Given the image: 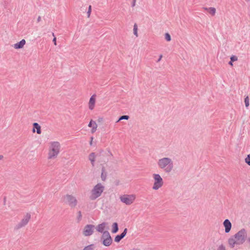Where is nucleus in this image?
<instances>
[{
	"label": "nucleus",
	"mask_w": 250,
	"mask_h": 250,
	"mask_svg": "<svg viewBox=\"0 0 250 250\" xmlns=\"http://www.w3.org/2000/svg\"><path fill=\"white\" fill-rule=\"evenodd\" d=\"M103 244L105 246H109L112 243V238L107 231H104L102 235Z\"/></svg>",
	"instance_id": "nucleus-8"
},
{
	"label": "nucleus",
	"mask_w": 250,
	"mask_h": 250,
	"mask_svg": "<svg viewBox=\"0 0 250 250\" xmlns=\"http://www.w3.org/2000/svg\"><path fill=\"white\" fill-rule=\"evenodd\" d=\"M3 158V156L2 155H0V161L2 160Z\"/></svg>",
	"instance_id": "nucleus-34"
},
{
	"label": "nucleus",
	"mask_w": 250,
	"mask_h": 250,
	"mask_svg": "<svg viewBox=\"0 0 250 250\" xmlns=\"http://www.w3.org/2000/svg\"><path fill=\"white\" fill-rule=\"evenodd\" d=\"M33 128L32 129V132L35 133L37 132L38 134H41L42 133L41 127L40 125L37 123H34L33 124Z\"/></svg>",
	"instance_id": "nucleus-16"
},
{
	"label": "nucleus",
	"mask_w": 250,
	"mask_h": 250,
	"mask_svg": "<svg viewBox=\"0 0 250 250\" xmlns=\"http://www.w3.org/2000/svg\"><path fill=\"white\" fill-rule=\"evenodd\" d=\"M94 226L92 225H86L83 230V234L85 236H88L91 235L94 231Z\"/></svg>",
	"instance_id": "nucleus-10"
},
{
	"label": "nucleus",
	"mask_w": 250,
	"mask_h": 250,
	"mask_svg": "<svg viewBox=\"0 0 250 250\" xmlns=\"http://www.w3.org/2000/svg\"><path fill=\"white\" fill-rule=\"evenodd\" d=\"M104 187L101 184H97L92 189L90 196L91 200H95L100 196L103 192Z\"/></svg>",
	"instance_id": "nucleus-5"
},
{
	"label": "nucleus",
	"mask_w": 250,
	"mask_h": 250,
	"mask_svg": "<svg viewBox=\"0 0 250 250\" xmlns=\"http://www.w3.org/2000/svg\"><path fill=\"white\" fill-rule=\"evenodd\" d=\"M106 227V224L105 223H103L101 224L98 225L96 227V230L99 232H104V230L105 229Z\"/></svg>",
	"instance_id": "nucleus-18"
},
{
	"label": "nucleus",
	"mask_w": 250,
	"mask_h": 250,
	"mask_svg": "<svg viewBox=\"0 0 250 250\" xmlns=\"http://www.w3.org/2000/svg\"><path fill=\"white\" fill-rule=\"evenodd\" d=\"M165 39L168 42L171 41V37L169 33H166L165 35Z\"/></svg>",
	"instance_id": "nucleus-26"
},
{
	"label": "nucleus",
	"mask_w": 250,
	"mask_h": 250,
	"mask_svg": "<svg viewBox=\"0 0 250 250\" xmlns=\"http://www.w3.org/2000/svg\"><path fill=\"white\" fill-rule=\"evenodd\" d=\"M245 162L246 164L250 166V154L248 155L245 158Z\"/></svg>",
	"instance_id": "nucleus-24"
},
{
	"label": "nucleus",
	"mask_w": 250,
	"mask_h": 250,
	"mask_svg": "<svg viewBox=\"0 0 250 250\" xmlns=\"http://www.w3.org/2000/svg\"><path fill=\"white\" fill-rule=\"evenodd\" d=\"M129 119V116L127 115H124L121 116L119 119L118 120V122L122 120H128Z\"/></svg>",
	"instance_id": "nucleus-28"
},
{
	"label": "nucleus",
	"mask_w": 250,
	"mask_h": 250,
	"mask_svg": "<svg viewBox=\"0 0 250 250\" xmlns=\"http://www.w3.org/2000/svg\"><path fill=\"white\" fill-rule=\"evenodd\" d=\"M61 146L58 141H53L49 143L47 158L49 160L56 159L61 151Z\"/></svg>",
	"instance_id": "nucleus-2"
},
{
	"label": "nucleus",
	"mask_w": 250,
	"mask_h": 250,
	"mask_svg": "<svg viewBox=\"0 0 250 250\" xmlns=\"http://www.w3.org/2000/svg\"><path fill=\"white\" fill-rule=\"evenodd\" d=\"M88 126L91 128L90 130L91 133H94L97 129L98 125L95 121L91 120L88 125Z\"/></svg>",
	"instance_id": "nucleus-13"
},
{
	"label": "nucleus",
	"mask_w": 250,
	"mask_h": 250,
	"mask_svg": "<svg viewBox=\"0 0 250 250\" xmlns=\"http://www.w3.org/2000/svg\"><path fill=\"white\" fill-rule=\"evenodd\" d=\"M40 19H41V18L39 17L38 19V21H40Z\"/></svg>",
	"instance_id": "nucleus-35"
},
{
	"label": "nucleus",
	"mask_w": 250,
	"mask_h": 250,
	"mask_svg": "<svg viewBox=\"0 0 250 250\" xmlns=\"http://www.w3.org/2000/svg\"><path fill=\"white\" fill-rule=\"evenodd\" d=\"M234 242H233V240H229V243L230 244H232L233 245L235 244V243H233Z\"/></svg>",
	"instance_id": "nucleus-30"
},
{
	"label": "nucleus",
	"mask_w": 250,
	"mask_h": 250,
	"mask_svg": "<svg viewBox=\"0 0 250 250\" xmlns=\"http://www.w3.org/2000/svg\"><path fill=\"white\" fill-rule=\"evenodd\" d=\"M203 9L212 16L215 15L216 9L214 7H204Z\"/></svg>",
	"instance_id": "nucleus-19"
},
{
	"label": "nucleus",
	"mask_w": 250,
	"mask_h": 250,
	"mask_svg": "<svg viewBox=\"0 0 250 250\" xmlns=\"http://www.w3.org/2000/svg\"><path fill=\"white\" fill-rule=\"evenodd\" d=\"M96 102V96L95 95H93L90 98L89 102L88 103V107L90 110L92 111L94 109L95 107Z\"/></svg>",
	"instance_id": "nucleus-11"
},
{
	"label": "nucleus",
	"mask_w": 250,
	"mask_h": 250,
	"mask_svg": "<svg viewBox=\"0 0 250 250\" xmlns=\"http://www.w3.org/2000/svg\"><path fill=\"white\" fill-rule=\"evenodd\" d=\"M112 228H113V229L112 230V232L113 233H116L118 231V224L117 223H113V224L112 225Z\"/></svg>",
	"instance_id": "nucleus-22"
},
{
	"label": "nucleus",
	"mask_w": 250,
	"mask_h": 250,
	"mask_svg": "<svg viewBox=\"0 0 250 250\" xmlns=\"http://www.w3.org/2000/svg\"><path fill=\"white\" fill-rule=\"evenodd\" d=\"M95 246L94 244H90L85 246L83 250H95Z\"/></svg>",
	"instance_id": "nucleus-21"
},
{
	"label": "nucleus",
	"mask_w": 250,
	"mask_h": 250,
	"mask_svg": "<svg viewBox=\"0 0 250 250\" xmlns=\"http://www.w3.org/2000/svg\"><path fill=\"white\" fill-rule=\"evenodd\" d=\"M53 42H54V44L55 45H56V38L55 37L54 38L53 40Z\"/></svg>",
	"instance_id": "nucleus-31"
},
{
	"label": "nucleus",
	"mask_w": 250,
	"mask_h": 250,
	"mask_svg": "<svg viewBox=\"0 0 250 250\" xmlns=\"http://www.w3.org/2000/svg\"><path fill=\"white\" fill-rule=\"evenodd\" d=\"M111 152L108 150H101L99 153V162L101 163V175L103 181H105L107 175V163L112 158Z\"/></svg>",
	"instance_id": "nucleus-1"
},
{
	"label": "nucleus",
	"mask_w": 250,
	"mask_h": 250,
	"mask_svg": "<svg viewBox=\"0 0 250 250\" xmlns=\"http://www.w3.org/2000/svg\"><path fill=\"white\" fill-rule=\"evenodd\" d=\"M230 60L231 61V62H236L237 61H238V57L237 56H235V55H232L231 57H230Z\"/></svg>",
	"instance_id": "nucleus-25"
},
{
	"label": "nucleus",
	"mask_w": 250,
	"mask_h": 250,
	"mask_svg": "<svg viewBox=\"0 0 250 250\" xmlns=\"http://www.w3.org/2000/svg\"><path fill=\"white\" fill-rule=\"evenodd\" d=\"M159 167L164 169L167 172H170L173 168V163L169 158H163L159 160L158 162Z\"/></svg>",
	"instance_id": "nucleus-3"
},
{
	"label": "nucleus",
	"mask_w": 250,
	"mask_h": 250,
	"mask_svg": "<svg viewBox=\"0 0 250 250\" xmlns=\"http://www.w3.org/2000/svg\"><path fill=\"white\" fill-rule=\"evenodd\" d=\"M136 196L135 194H124L120 197L121 201L126 205L132 204L135 201Z\"/></svg>",
	"instance_id": "nucleus-6"
},
{
	"label": "nucleus",
	"mask_w": 250,
	"mask_h": 250,
	"mask_svg": "<svg viewBox=\"0 0 250 250\" xmlns=\"http://www.w3.org/2000/svg\"><path fill=\"white\" fill-rule=\"evenodd\" d=\"M96 158V155L94 152H91L88 155V160L90 161L91 166L92 167L95 166Z\"/></svg>",
	"instance_id": "nucleus-17"
},
{
	"label": "nucleus",
	"mask_w": 250,
	"mask_h": 250,
	"mask_svg": "<svg viewBox=\"0 0 250 250\" xmlns=\"http://www.w3.org/2000/svg\"><path fill=\"white\" fill-rule=\"evenodd\" d=\"M31 214L26 213L18 224V228H21L26 226L31 219Z\"/></svg>",
	"instance_id": "nucleus-9"
},
{
	"label": "nucleus",
	"mask_w": 250,
	"mask_h": 250,
	"mask_svg": "<svg viewBox=\"0 0 250 250\" xmlns=\"http://www.w3.org/2000/svg\"><path fill=\"white\" fill-rule=\"evenodd\" d=\"M229 64L230 66H232L233 65V62H231V60H230V62H229Z\"/></svg>",
	"instance_id": "nucleus-32"
},
{
	"label": "nucleus",
	"mask_w": 250,
	"mask_h": 250,
	"mask_svg": "<svg viewBox=\"0 0 250 250\" xmlns=\"http://www.w3.org/2000/svg\"><path fill=\"white\" fill-rule=\"evenodd\" d=\"M245 105L246 107H248L250 105V103H249V97L247 96L245 98Z\"/></svg>",
	"instance_id": "nucleus-27"
},
{
	"label": "nucleus",
	"mask_w": 250,
	"mask_h": 250,
	"mask_svg": "<svg viewBox=\"0 0 250 250\" xmlns=\"http://www.w3.org/2000/svg\"><path fill=\"white\" fill-rule=\"evenodd\" d=\"M154 178V184L153 186V189L154 190H157L160 188L163 185V179L159 174H154L153 175Z\"/></svg>",
	"instance_id": "nucleus-7"
},
{
	"label": "nucleus",
	"mask_w": 250,
	"mask_h": 250,
	"mask_svg": "<svg viewBox=\"0 0 250 250\" xmlns=\"http://www.w3.org/2000/svg\"><path fill=\"white\" fill-rule=\"evenodd\" d=\"M223 225L225 229V232L228 233L230 231L231 228V223L228 219H226L223 222Z\"/></svg>",
	"instance_id": "nucleus-15"
},
{
	"label": "nucleus",
	"mask_w": 250,
	"mask_h": 250,
	"mask_svg": "<svg viewBox=\"0 0 250 250\" xmlns=\"http://www.w3.org/2000/svg\"><path fill=\"white\" fill-rule=\"evenodd\" d=\"M133 33L136 37H138V26L136 23H135L133 26Z\"/></svg>",
	"instance_id": "nucleus-23"
},
{
	"label": "nucleus",
	"mask_w": 250,
	"mask_h": 250,
	"mask_svg": "<svg viewBox=\"0 0 250 250\" xmlns=\"http://www.w3.org/2000/svg\"><path fill=\"white\" fill-rule=\"evenodd\" d=\"M91 10H92V7H91V5H89V7H88V11H87V17L89 18L90 16V14H91Z\"/></svg>",
	"instance_id": "nucleus-29"
},
{
	"label": "nucleus",
	"mask_w": 250,
	"mask_h": 250,
	"mask_svg": "<svg viewBox=\"0 0 250 250\" xmlns=\"http://www.w3.org/2000/svg\"><path fill=\"white\" fill-rule=\"evenodd\" d=\"M235 241L233 243L239 244L242 243L244 241V232L243 231H239L235 235Z\"/></svg>",
	"instance_id": "nucleus-12"
},
{
	"label": "nucleus",
	"mask_w": 250,
	"mask_h": 250,
	"mask_svg": "<svg viewBox=\"0 0 250 250\" xmlns=\"http://www.w3.org/2000/svg\"><path fill=\"white\" fill-rule=\"evenodd\" d=\"M93 137H91V141L90 142V145H92V141H93Z\"/></svg>",
	"instance_id": "nucleus-33"
},
{
	"label": "nucleus",
	"mask_w": 250,
	"mask_h": 250,
	"mask_svg": "<svg viewBox=\"0 0 250 250\" xmlns=\"http://www.w3.org/2000/svg\"><path fill=\"white\" fill-rule=\"evenodd\" d=\"M223 250H225V248L224 247H223Z\"/></svg>",
	"instance_id": "nucleus-36"
},
{
	"label": "nucleus",
	"mask_w": 250,
	"mask_h": 250,
	"mask_svg": "<svg viewBox=\"0 0 250 250\" xmlns=\"http://www.w3.org/2000/svg\"><path fill=\"white\" fill-rule=\"evenodd\" d=\"M26 44V41L24 39L21 40L20 42L14 44L12 46L15 49H22Z\"/></svg>",
	"instance_id": "nucleus-14"
},
{
	"label": "nucleus",
	"mask_w": 250,
	"mask_h": 250,
	"mask_svg": "<svg viewBox=\"0 0 250 250\" xmlns=\"http://www.w3.org/2000/svg\"><path fill=\"white\" fill-rule=\"evenodd\" d=\"M62 202L71 208H75L78 204L76 198L74 196L69 194L65 195L62 197Z\"/></svg>",
	"instance_id": "nucleus-4"
},
{
	"label": "nucleus",
	"mask_w": 250,
	"mask_h": 250,
	"mask_svg": "<svg viewBox=\"0 0 250 250\" xmlns=\"http://www.w3.org/2000/svg\"><path fill=\"white\" fill-rule=\"evenodd\" d=\"M127 229H125L124 231L120 235H117L115 238V241L116 242H119L122 238H123L126 235Z\"/></svg>",
	"instance_id": "nucleus-20"
}]
</instances>
